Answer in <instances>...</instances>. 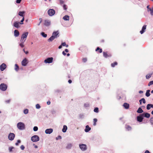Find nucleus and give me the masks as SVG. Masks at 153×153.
Returning <instances> with one entry per match:
<instances>
[{
  "instance_id": "obj_47",
  "label": "nucleus",
  "mask_w": 153,
  "mask_h": 153,
  "mask_svg": "<svg viewBox=\"0 0 153 153\" xmlns=\"http://www.w3.org/2000/svg\"><path fill=\"white\" fill-rule=\"evenodd\" d=\"M25 18L24 17H22V20L21 21V23H20V24H23V22Z\"/></svg>"
},
{
  "instance_id": "obj_33",
  "label": "nucleus",
  "mask_w": 153,
  "mask_h": 153,
  "mask_svg": "<svg viewBox=\"0 0 153 153\" xmlns=\"http://www.w3.org/2000/svg\"><path fill=\"white\" fill-rule=\"evenodd\" d=\"M61 44L63 46H65L67 48L68 47V45H66L65 42L62 43Z\"/></svg>"
},
{
  "instance_id": "obj_50",
  "label": "nucleus",
  "mask_w": 153,
  "mask_h": 153,
  "mask_svg": "<svg viewBox=\"0 0 153 153\" xmlns=\"http://www.w3.org/2000/svg\"><path fill=\"white\" fill-rule=\"evenodd\" d=\"M61 137L60 136H59L57 137H56V140H58L59 139H61Z\"/></svg>"
},
{
  "instance_id": "obj_61",
  "label": "nucleus",
  "mask_w": 153,
  "mask_h": 153,
  "mask_svg": "<svg viewBox=\"0 0 153 153\" xmlns=\"http://www.w3.org/2000/svg\"><path fill=\"white\" fill-rule=\"evenodd\" d=\"M68 83H70H70H71V82H72V81H71V79H69V80H68Z\"/></svg>"
},
{
  "instance_id": "obj_2",
  "label": "nucleus",
  "mask_w": 153,
  "mask_h": 153,
  "mask_svg": "<svg viewBox=\"0 0 153 153\" xmlns=\"http://www.w3.org/2000/svg\"><path fill=\"white\" fill-rule=\"evenodd\" d=\"M28 34V32H26L22 34L20 39V41L21 42L24 43L25 42L27 36Z\"/></svg>"
},
{
  "instance_id": "obj_62",
  "label": "nucleus",
  "mask_w": 153,
  "mask_h": 153,
  "mask_svg": "<svg viewBox=\"0 0 153 153\" xmlns=\"http://www.w3.org/2000/svg\"><path fill=\"white\" fill-rule=\"evenodd\" d=\"M145 153H150L148 150H146L145 152Z\"/></svg>"
},
{
  "instance_id": "obj_48",
  "label": "nucleus",
  "mask_w": 153,
  "mask_h": 153,
  "mask_svg": "<svg viewBox=\"0 0 153 153\" xmlns=\"http://www.w3.org/2000/svg\"><path fill=\"white\" fill-rule=\"evenodd\" d=\"M13 149V147H9V151L10 152H11L12 151V149Z\"/></svg>"
},
{
  "instance_id": "obj_64",
  "label": "nucleus",
  "mask_w": 153,
  "mask_h": 153,
  "mask_svg": "<svg viewBox=\"0 0 153 153\" xmlns=\"http://www.w3.org/2000/svg\"><path fill=\"white\" fill-rule=\"evenodd\" d=\"M62 44L60 45V46H59V49H61L62 48Z\"/></svg>"
},
{
  "instance_id": "obj_3",
  "label": "nucleus",
  "mask_w": 153,
  "mask_h": 153,
  "mask_svg": "<svg viewBox=\"0 0 153 153\" xmlns=\"http://www.w3.org/2000/svg\"><path fill=\"white\" fill-rule=\"evenodd\" d=\"M17 127L20 130H23L25 128V125L24 123L22 122L19 123L17 124Z\"/></svg>"
},
{
  "instance_id": "obj_49",
  "label": "nucleus",
  "mask_w": 153,
  "mask_h": 153,
  "mask_svg": "<svg viewBox=\"0 0 153 153\" xmlns=\"http://www.w3.org/2000/svg\"><path fill=\"white\" fill-rule=\"evenodd\" d=\"M87 61V59L86 58H84L82 59V61L83 62H86Z\"/></svg>"
},
{
  "instance_id": "obj_35",
  "label": "nucleus",
  "mask_w": 153,
  "mask_h": 153,
  "mask_svg": "<svg viewBox=\"0 0 153 153\" xmlns=\"http://www.w3.org/2000/svg\"><path fill=\"white\" fill-rule=\"evenodd\" d=\"M152 75V74H149L147 75L146 76V77L147 79H148L149 78H150L151 75Z\"/></svg>"
},
{
  "instance_id": "obj_45",
  "label": "nucleus",
  "mask_w": 153,
  "mask_h": 153,
  "mask_svg": "<svg viewBox=\"0 0 153 153\" xmlns=\"http://www.w3.org/2000/svg\"><path fill=\"white\" fill-rule=\"evenodd\" d=\"M36 107L37 109H39L40 108V106L39 104H37L36 105Z\"/></svg>"
},
{
  "instance_id": "obj_42",
  "label": "nucleus",
  "mask_w": 153,
  "mask_h": 153,
  "mask_svg": "<svg viewBox=\"0 0 153 153\" xmlns=\"http://www.w3.org/2000/svg\"><path fill=\"white\" fill-rule=\"evenodd\" d=\"M33 130L34 131H36L38 130V128L37 126H35L33 127Z\"/></svg>"
},
{
  "instance_id": "obj_37",
  "label": "nucleus",
  "mask_w": 153,
  "mask_h": 153,
  "mask_svg": "<svg viewBox=\"0 0 153 153\" xmlns=\"http://www.w3.org/2000/svg\"><path fill=\"white\" fill-rule=\"evenodd\" d=\"M41 34L44 37H46L47 36V34H45L44 32H42Z\"/></svg>"
},
{
  "instance_id": "obj_51",
  "label": "nucleus",
  "mask_w": 153,
  "mask_h": 153,
  "mask_svg": "<svg viewBox=\"0 0 153 153\" xmlns=\"http://www.w3.org/2000/svg\"><path fill=\"white\" fill-rule=\"evenodd\" d=\"M23 43H22V42H21V43L19 44V45L22 48H23L24 47V45L23 44Z\"/></svg>"
},
{
  "instance_id": "obj_10",
  "label": "nucleus",
  "mask_w": 153,
  "mask_h": 153,
  "mask_svg": "<svg viewBox=\"0 0 153 153\" xmlns=\"http://www.w3.org/2000/svg\"><path fill=\"white\" fill-rule=\"evenodd\" d=\"M6 65L4 63L0 65V69L1 71H3L6 68Z\"/></svg>"
},
{
  "instance_id": "obj_63",
  "label": "nucleus",
  "mask_w": 153,
  "mask_h": 153,
  "mask_svg": "<svg viewBox=\"0 0 153 153\" xmlns=\"http://www.w3.org/2000/svg\"><path fill=\"white\" fill-rule=\"evenodd\" d=\"M65 51L67 53L68 52V50L67 49H66L65 50Z\"/></svg>"
},
{
  "instance_id": "obj_17",
  "label": "nucleus",
  "mask_w": 153,
  "mask_h": 153,
  "mask_svg": "<svg viewBox=\"0 0 153 153\" xmlns=\"http://www.w3.org/2000/svg\"><path fill=\"white\" fill-rule=\"evenodd\" d=\"M51 22L48 20H45L44 21V25L46 26H49L50 25Z\"/></svg>"
},
{
  "instance_id": "obj_29",
  "label": "nucleus",
  "mask_w": 153,
  "mask_h": 153,
  "mask_svg": "<svg viewBox=\"0 0 153 153\" xmlns=\"http://www.w3.org/2000/svg\"><path fill=\"white\" fill-rule=\"evenodd\" d=\"M150 90H148L146 91V95L147 97H148L150 96Z\"/></svg>"
},
{
  "instance_id": "obj_53",
  "label": "nucleus",
  "mask_w": 153,
  "mask_h": 153,
  "mask_svg": "<svg viewBox=\"0 0 153 153\" xmlns=\"http://www.w3.org/2000/svg\"><path fill=\"white\" fill-rule=\"evenodd\" d=\"M21 1L22 0H16V3L18 4L20 3L21 2Z\"/></svg>"
},
{
  "instance_id": "obj_7",
  "label": "nucleus",
  "mask_w": 153,
  "mask_h": 153,
  "mask_svg": "<svg viewBox=\"0 0 153 153\" xmlns=\"http://www.w3.org/2000/svg\"><path fill=\"white\" fill-rule=\"evenodd\" d=\"M103 56L105 58H107L108 57H111L112 56L111 54L108 52H103Z\"/></svg>"
},
{
  "instance_id": "obj_23",
  "label": "nucleus",
  "mask_w": 153,
  "mask_h": 153,
  "mask_svg": "<svg viewBox=\"0 0 153 153\" xmlns=\"http://www.w3.org/2000/svg\"><path fill=\"white\" fill-rule=\"evenodd\" d=\"M151 108H153V105L152 104H148L146 106V108L147 110H149Z\"/></svg>"
},
{
  "instance_id": "obj_27",
  "label": "nucleus",
  "mask_w": 153,
  "mask_h": 153,
  "mask_svg": "<svg viewBox=\"0 0 153 153\" xmlns=\"http://www.w3.org/2000/svg\"><path fill=\"white\" fill-rule=\"evenodd\" d=\"M117 62H115L111 63V66L112 67H114L116 65H117Z\"/></svg>"
},
{
  "instance_id": "obj_24",
  "label": "nucleus",
  "mask_w": 153,
  "mask_h": 153,
  "mask_svg": "<svg viewBox=\"0 0 153 153\" xmlns=\"http://www.w3.org/2000/svg\"><path fill=\"white\" fill-rule=\"evenodd\" d=\"M67 129V127L66 125H64L63 126V128L62 129V131L63 132H66V130Z\"/></svg>"
},
{
  "instance_id": "obj_21",
  "label": "nucleus",
  "mask_w": 153,
  "mask_h": 153,
  "mask_svg": "<svg viewBox=\"0 0 153 153\" xmlns=\"http://www.w3.org/2000/svg\"><path fill=\"white\" fill-rule=\"evenodd\" d=\"M20 24L19 22H15L13 24V26L19 28V24Z\"/></svg>"
},
{
  "instance_id": "obj_34",
  "label": "nucleus",
  "mask_w": 153,
  "mask_h": 153,
  "mask_svg": "<svg viewBox=\"0 0 153 153\" xmlns=\"http://www.w3.org/2000/svg\"><path fill=\"white\" fill-rule=\"evenodd\" d=\"M97 120L96 118H94V126H95L96 125V123L97 122Z\"/></svg>"
},
{
  "instance_id": "obj_9",
  "label": "nucleus",
  "mask_w": 153,
  "mask_h": 153,
  "mask_svg": "<svg viewBox=\"0 0 153 153\" xmlns=\"http://www.w3.org/2000/svg\"><path fill=\"white\" fill-rule=\"evenodd\" d=\"M15 137V134L13 133H10L8 136V138L10 140H13Z\"/></svg>"
},
{
  "instance_id": "obj_30",
  "label": "nucleus",
  "mask_w": 153,
  "mask_h": 153,
  "mask_svg": "<svg viewBox=\"0 0 153 153\" xmlns=\"http://www.w3.org/2000/svg\"><path fill=\"white\" fill-rule=\"evenodd\" d=\"M72 144L71 143H68L67 144L66 146V148L67 149H70L72 147Z\"/></svg>"
},
{
  "instance_id": "obj_15",
  "label": "nucleus",
  "mask_w": 153,
  "mask_h": 153,
  "mask_svg": "<svg viewBox=\"0 0 153 153\" xmlns=\"http://www.w3.org/2000/svg\"><path fill=\"white\" fill-rule=\"evenodd\" d=\"M142 116L147 118H149L150 117V114L147 113H143L142 114Z\"/></svg>"
},
{
  "instance_id": "obj_4",
  "label": "nucleus",
  "mask_w": 153,
  "mask_h": 153,
  "mask_svg": "<svg viewBox=\"0 0 153 153\" xmlns=\"http://www.w3.org/2000/svg\"><path fill=\"white\" fill-rule=\"evenodd\" d=\"M7 88V85L4 83H1L0 85V89L2 91H6Z\"/></svg>"
},
{
  "instance_id": "obj_16",
  "label": "nucleus",
  "mask_w": 153,
  "mask_h": 153,
  "mask_svg": "<svg viewBox=\"0 0 153 153\" xmlns=\"http://www.w3.org/2000/svg\"><path fill=\"white\" fill-rule=\"evenodd\" d=\"M146 25H144L143 26L142 30L140 31V33L141 34L143 33L145 31L146 29Z\"/></svg>"
},
{
  "instance_id": "obj_59",
  "label": "nucleus",
  "mask_w": 153,
  "mask_h": 153,
  "mask_svg": "<svg viewBox=\"0 0 153 153\" xmlns=\"http://www.w3.org/2000/svg\"><path fill=\"white\" fill-rule=\"evenodd\" d=\"M47 103L48 105H49L51 104V102L50 101H48L47 102Z\"/></svg>"
},
{
  "instance_id": "obj_6",
  "label": "nucleus",
  "mask_w": 153,
  "mask_h": 153,
  "mask_svg": "<svg viewBox=\"0 0 153 153\" xmlns=\"http://www.w3.org/2000/svg\"><path fill=\"white\" fill-rule=\"evenodd\" d=\"M48 13L49 16H52L55 14V11L53 9H50L48 10Z\"/></svg>"
},
{
  "instance_id": "obj_12",
  "label": "nucleus",
  "mask_w": 153,
  "mask_h": 153,
  "mask_svg": "<svg viewBox=\"0 0 153 153\" xmlns=\"http://www.w3.org/2000/svg\"><path fill=\"white\" fill-rule=\"evenodd\" d=\"M80 148L82 150L84 151L87 149L86 145L85 144H82L79 145Z\"/></svg>"
},
{
  "instance_id": "obj_32",
  "label": "nucleus",
  "mask_w": 153,
  "mask_h": 153,
  "mask_svg": "<svg viewBox=\"0 0 153 153\" xmlns=\"http://www.w3.org/2000/svg\"><path fill=\"white\" fill-rule=\"evenodd\" d=\"M126 128L128 130V131L131 130V127L128 125L126 126Z\"/></svg>"
},
{
  "instance_id": "obj_41",
  "label": "nucleus",
  "mask_w": 153,
  "mask_h": 153,
  "mask_svg": "<svg viewBox=\"0 0 153 153\" xmlns=\"http://www.w3.org/2000/svg\"><path fill=\"white\" fill-rule=\"evenodd\" d=\"M152 85H153V80L150 81L148 83V85L150 86Z\"/></svg>"
},
{
  "instance_id": "obj_43",
  "label": "nucleus",
  "mask_w": 153,
  "mask_h": 153,
  "mask_svg": "<svg viewBox=\"0 0 153 153\" xmlns=\"http://www.w3.org/2000/svg\"><path fill=\"white\" fill-rule=\"evenodd\" d=\"M21 143V141L20 140H18L17 141V142L16 143L15 145L16 146H18L19 145V144Z\"/></svg>"
},
{
  "instance_id": "obj_36",
  "label": "nucleus",
  "mask_w": 153,
  "mask_h": 153,
  "mask_svg": "<svg viewBox=\"0 0 153 153\" xmlns=\"http://www.w3.org/2000/svg\"><path fill=\"white\" fill-rule=\"evenodd\" d=\"M149 121L151 124L153 125V117L150 118Z\"/></svg>"
},
{
  "instance_id": "obj_25",
  "label": "nucleus",
  "mask_w": 153,
  "mask_h": 153,
  "mask_svg": "<svg viewBox=\"0 0 153 153\" xmlns=\"http://www.w3.org/2000/svg\"><path fill=\"white\" fill-rule=\"evenodd\" d=\"M97 52H99L100 53H101L102 52V50L99 47H97L95 50Z\"/></svg>"
},
{
  "instance_id": "obj_26",
  "label": "nucleus",
  "mask_w": 153,
  "mask_h": 153,
  "mask_svg": "<svg viewBox=\"0 0 153 153\" xmlns=\"http://www.w3.org/2000/svg\"><path fill=\"white\" fill-rule=\"evenodd\" d=\"M143 110L140 107L139 108L137 111V112L139 113H142L143 112Z\"/></svg>"
},
{
  "instance_id": "obj_57",
  "label": "nucleus",
  "mask_w": 153,
  "mask_h": 153,
  "mask_svg": "<svg viewBox=\"0 0 153 153\" xmlns=\"http://www.w3.org/2000/svg\"><path fill=\"white\" fill-rule=\"evenodd\" d=\"M142 100H141V99L139 101V102H140V105H142Z\"/></svg>"
},
{
  "instance_id": "obj_13",
  "label": "nucleus",
  "mask_w": 153,
  "mask_h": 153,
  "mask_svg": "<svg viewBox=\"0 0 153 153\" xmlns=\"http://www.w3.org/2000/svg\"><path fill=\"white\" fill-rule=\"evenodd\" d=\"M143 119V117L142 116V114H141L139 116L137 117V120L140 122H142Z\"/></svg>"
},
{
  "instance_id": "obj_38",
  "label": "nucleus",
  "mask_w": 153,
  "mask_h": 153,
  "mask_svg": "<svg viewBox=\"0 0 153 153\" xmlns=\"http://www.w3.org/2000/svg\"><path fill=\"white\" fill-rule=\"evenodd\" d=\"M28 112V109H25L24 111V113L25 114H27Z\"/></svg>"
},
{
  "instance_id": "obj_31",
  "label": "nucleus",
  "mask_w": 153,
  "mask_h": 153,
  "mask_svg": "<svg viewBox=\"0 0 153 153\" xmlns=\"http://www.w3.org/2000/svg\"><path fill=\"white\" fill-rule=\"evenodd\" d=\"M15 70L16 71H18L19 70V67L18 65L17 64H16L15 65Z\"/></svg>"
},
{
  "instance_id": "obj_46",
  "label": "nucleus",
  "mask_w": 153,
  "mask_h": 153,
  "mask_svg": "<svg viewBox=\"0 0 153 153\" xmlns=\"http://www.w3.org/2000/svg\"><path fill=\"white\" fill-rule=\"evenodd\" d=\"M141 100H142V102L144 104H145L146 102V101L145 100L144 98H142L141 99Z\"/></svg>"
},
{
  "instance_id": "obj_60",
  "label": "nucleus",
  "mask_w": 153,
  "mask_h": 153,
  "mask_svg": "<svg viewBox=\"0 0 153 153\" xmlns=\"http://www.w3.org/2000/svg\"><path fill=\"white\" fill-rule=\"evenodd\" d=\"M10 100H7L6 101V102H7V103H9L10 102Z\"/></svg>"
},
{
  "instance_id": "obj_20",
  "label": "nucleus",
  "mask_w": 153,
  "mask_h": 153,
  "mask_svg": "<svg viewBox=\"0 0 153 153\" xmlns=\"http://www.w3.org/2000/svg\"><path fill=\"white\" fill-rule=\"evenodd\" d=\"M14 36L15 37H17L19 35V32L17 30H15L14 31Z\"/></svg>"
},
{
  "instance_id": "obj_55",
  "label": "nucleus",
  "mask_w": 153,
  "mask_h": 153,
  "mask_svg": "<svg viewBox=\"0 0 153 153\" xmlns=\"http://www.w3.org/2000/svg\"><path fill=\"white\" fill-rule=\"evenodd\" d=\"M84 105L85 107H87L89 106V105L88 104L85 103L84 104Z\"/></svg>"
},
{
  "instance_id": "obj_58",
  "label": "nucleus",
  "mask_w": 153,
  "mask_h": 153,
  "mask_svg": "<svg viewBox=\"0 0 153 153\" xmlns=\"http://www.w3.org/2000/svg\"><path fill=\"white\" fill-rule=\"evenodd\" d=\"M62 53L64 55V56H65L66 55V53H65V51H63L62 52Z\"/></svg>"
},
{
  "instance_id": "obj_54",
  "label": "nucleus",
  "mask_w": 153,
  "mask_h": 153,
  "mask_svg": "<svg viewBox=\"0 0 153 153\" xmlns=\"http://www.w3.org/2000/svg\"><path fill=\"white\" fill-rule=\"evenodd\" d=\"M60 1V4H62L64 3V2L63 0H59Z\"/></svg>"
},
{
  "instance_id": "obj_14",
  "label": "nucleus",
  "mask_w": 153,
  "mask_h": 153,
  "mask_svg": "<svg viewBox=\"0 0 153 153\" xmlns=\"http://www.w3.org/2000/svg\"><path fill=\"white\" fill-rule=\"evenodd\" d=\"M53 131V129L52 128L46 129L45 131V133L47 134H50Z\"/></svg>"
},
{
  "instance_id": "obj_5",
  "label": "nucleus",
  "mask_w": 153,
  "mask_h": 153,
  "mask_svg": "<svg viewBox=\"0 0 153 153\" xmlns=\"http://www.w3.org/2000/svg\"><path fill=\"white\" fill-rule=\"evenodd\" d=\"M31 140L33 142H36L39 140V137L37 135H34L31 137Z\"/></svg>"
},
{
  "instance_id": "obj_1",
  "label": "nucleus",
  "mask_w": 153,
  "mask_h": 153,
  "mask_svg": "<svg viewBox=\"0 0 153 153\" xmlns=\"http://www.w3.org/2000/svg\"><path fill=\"white\" fill-rule=\"evenodd\" d=\"M59 34V33L58 31H55L53 32V33H52V36H51V37L48 39V41H52L55 38H57V37H58L59 36L58 35Z\"/></svg>"
},
{
  "instance_id": "obj_19",
  "label": "nucleus",
  "mask_w": 153,
  "mask_h": 153,
  "mask_svg": "<svg viewBox=\"0 0 153 153\" xmlns=\"http://www.w3.org/2000/svg\"><path fill=\"white\" fill-rule=\"evenodd\" d=\"M91 129V128L89 127L88 125H87L85 126V132H87L90 131Z\"/></svg>"
},
{
  "instance_id": "obj_28",
  "label": "nucleus",
  "mask_w": 153,
  "mask_h": 153,
  "mask_svg": "<svg viewBox=\"0 0 153 153\" xmlns=\"http://www.w3.org/2000/svg\"><path fill=\"white\" fill-rule=\"evenodd\" d=\"M69 16L66 15L63 17V19L65 20H69Z\"/></svg>"
},
{
  "instance_id": "obj_8",
  "label": "nucleus",
  "mask_w": 153,
  "mask_h": 153,
  "mask_svg": "<svg viewBox=\"0 0 153 153\" xmlns=\"http://www.w3.org/2000/svg\"><path fill=\"white\" fill-rule=\"evenodd\" d=\"M53 58V57H49L44 60V62L45 63H51L52 62Z\"/></svg>"
},
{
  "instance_id": "obj_56",
  "label": "nucleus",
  "mask_w": 153,
  "mask_h": 153,
  "mask_svg": "<svg viewBox=\"0 0 153 153\" xmlns=\"http://www.w3.org/2000/svg\"><path fill=\"white\" fill-rule=\"evenodd\" d=\"M39 20L40 22L39 24H38V25H39L42 22V18H40L39 19Z\"/></svg>"
},
{
  "instance_id": "obj_39",
  "label": "nucleus",
  "mask_w": 153,
  "mask_h": 153,
  "mask_svg": "<svg viewBox=\"0 0 153 153\" xmlns=\"http://www.w3.org/2000/svg\"><path fill=\"white\" fill-rule=\"evenodd\" d=\"M98 111H99V108H97V107L96 108L94 109V111L95 112L97 113L98 112Z\"/></svg>"
},
{
  "instance_id": "obj_52",
  "label": "nucleus",
  "mask_w": 153,
  "mask_h": 153,
  "mask_svg": "<svg viewBox=\"0 0 153 153\" xmlns=\"http://www.w3.org/2000/svg\"><path fill=\"white\" fill-rule=\"evenodd\" d=\"M20 148H21V149L23 150L25 149V147H24V146L23 145H22L20 146Z\"/></svg>"
},
{
  "instance_id": "obj_18",
  "label": "nucleus",
  "mask_w": 153,
  "mask_h": 153,
  "mask_svg": "<svg viewBox=\"0 0 153 153\" xmlns=\"http://www.w3.org/2000/svg\"><path fill=\"white\" fill-rule=\"evenodd\" d=\"M25 13V11H19L18 13V15L23 17H24Z\"/></svg>"
},
{
  "instance_id": "obj_22",
  "label": "nucleus",
  "mask_w": 153,
  "mask_h": 153,
  "mask_svg": "<svg viewBox=\"0 0 153 153\" xmlns=\"http://www.w3.org/2000/svg\"><path fill=\"white\" fill-rule=\"evenodd\" d=\"M123 106L126 109H128L129 107V104L127 103H125L123 105Z\"/></svg>"
},
{
  "instance_id": "obj_11",
  "label": "nucleus",
  "mask_w": 153,
  "mask_h": 153,
  "mask_svg": "<svg viewBox=\"0 0 153 153\" xmlns=\"http://www.w3.org/2000/svg\"><path fill=\"white\" fill-rule=\"evenodd\" d=\"M28 63L27 60L26 58H25L22 62V65L23 66H26Z\"/></svg>"
},
{
  "instance_id": "obj_44",
  "label": "nucleus",
  "mask_w": 153,
  "mask_h": 153,
  "mask_svg": "<svg viewBox=\"0 0 153 153\" xmlns=\"http://www.w3.org/2000/svg\"><path fill=\"white\" fill-rule=\"evenodd\" d=\"M63 8L64 10H66L67 9V6L65 4H64L63 6Z\"/></svg>"
},
{
  "instance_id": "obj_40",
  "label": "nucleus",
  "mask_w": 153,
  "mask_h": 153,
  "mask_svg": "<svg viewBox=\"0 0 153 153\" xmlns=\"http://www.w3.org/2000/svg\"><path fill=\"white\" fill-rule=\"evenodd\" d=\"M150 11H151L150 13L152 15H153V7L152 9L150 8Z\"/></svg>"
}]
</instances>
